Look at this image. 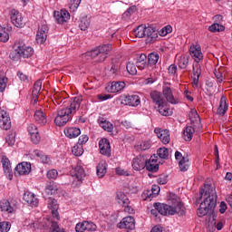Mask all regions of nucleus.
I'll return each mask as SVG.
<instances>
[{"instance_id": "f257e3e1", "label": "nucleus", "mask_w": 232, "mask_h": 232, "mask_svg": "<svg viewBox=\"0 0 232 232\" xmlns=\"http://www.w3.org/2000/svg\"><path fill=\"white\" fill-rule=\"evenodd\" d=\"M200 198L198 199L202 200L199 208H198V217H206V215H213L215 208H217V190L212 184H205L203 188L199 191Z\"/></svg>"}, {"instance_id": "f03ea898", "label": "nucleus", "mask_w": 232, "mask_h": 232, "mask_svg": "<svg viewBox=\"0 0 232 232\" xmlns=\"http://www.w3.org/2000/svg\"><path fill=\"white\" fill-rule=\"evenodd\" d=\"M81 102H82V98L74 97L72 99L69 108L58 111L57 116L54 119L56 126H64L72 119V115L77 113V111L81 108Z\"/></svg>"}, {"instance_id": "7ed1b4c3", "label": "nucleus", "mask_w": 232, "mask_h": 232, "mask_svg": "<svg viewBox=\"0 0 232 232\" xmlns=\"http://www.w3.org/2000/svg\"><path fill=\"white\" fill-rule=\"evenodd\" d=\"M150 99L155 103V108L158 110L160 115L168 117L169 115V108H168V101L162 97L160 92L153 91L150 92Z\"/></svg>"}, {"instance_id": "20e7f679", "label": "nucleus", "mask_w": 232, "mask_h": 232, "mask_svg": "<svg viewBox=\"0 0 232 232\" xmlns=\"http://www.w3.org/2000/svg\"><path fill=\"white\" fill-rule=\"evenodd\" d=\"M31 55H34V48L24 45V44H18V46L13 51L9 57L13 61H19L21 57L28 59Z\"/></svg>"}, {"instance_id": "39448f33", "label": "nucleus", "mask_w": 232, "mask_h": 232, "mask_svg": "<svg viewBox=\"0 0 232 232\" xmlns=\"http://www.w3.org/2000/svg\"><path fill=\"white\" fill-rule=\"evenodd\" d=\"M110 52H111V44H102L91 52V57L96 59L97 63H104L108 59V53Z\"/></svg>"}, {"instance_id": "423d86ee", "label": "nucleus", "mask_w": 232, "mask_h": 232, "mask_svg": "<svg viewBox=\"0 0 232 232\" xmlns=\"http://www.w3.org/2000/svg\"><path fill=\"white\" fill-rule=\"evenodd\" d=\"M172 204L170 205V210L172 213L170 215H178V217H185L186 216V207L180 201V199L173 198L171 200Z\"/></svg>"}, {"instance_id": "0eeeda50", "label": "nucleus", "mask_w": 232, "mask_h": 232, "mask_svg": "<svg viewBox=\"0 0 232 232\" xmlns=\"http://www.w3.org/2000/svg\"><path fill=\"white\" fill-rule=\"evenodd\" d=\"M0 128L8 130L12 128V121L6 111L0 109Z\"/></svg>"}, {"instance_id": "6e6552de", "label": "nucleus", "mask_w": 232, "mask_h": 232, "mask_svg": "<svg viewBox=\"0 0 232 232\" xmlns=\"http://www.w3.org/2000/svg\"><path fill=\"white\" fill-rule=\"evenodd\" d=\"M53 17L58 24H64L70 21V13L66 9L53 12Z\"/></svg>"}, {"instance_id": "1a4fd4ad", "label": "nucleus", "mask_w": 232, "mask_h": 232, "mask_svg": "<svg viewBox=\"0 0 232 232\" xmlns=\"http://www.w3.org/2000/svg\"><path fill=\"white\" fill-rule=\"evenodd\" d=\"M146 156L139 155L131 161L132 169L135 171H142L146 168Z\"/></svg>"}, {"instance_id": "9d476101", "label": "nucleus", "mask_w": 232, "mask_h": 232, "mask_svg": "<svg viewBox=\"0 0 232 232\" xmlns=\"http://www.w3.org/2000/svg\"><path fill=\"white\" fill-rule=\"evenodd\" d=\"M48 38V25L43 24L38 28L36 34V43L38 44H44L46 39Z\"/></svg>"}, {"instance_id": "9b49d317", "label": "nucleus", "mask_w": 232, "mask_h": 232, "mask_svg": "<svg viewBox=\"0 0 232 232\" xmlns=\"http://www.w3.org/2000/svg\"><path fill=\"white\" fill-rule=\"evenodd\" d=\"M27 131L31 135L33 144H39V142H41V135L39 134V129H37V126L34 123L29 124Z\"/></svg>"}, {"instance_id": "f8f14e48", "label": "nucleus", "mask_w": 232, "mask_h": 232, "mask_svg": "<svg viewBox=\"0 0 232 232\" xmlns=\"http://www.w3.org/2000/svg\"><path fill=\"white\" fill-rule=\"evenodd\" d=\"M100 153L105 157H111V147L110 146V140L103 138L99 141Z\"/></svg>"}, {"instance_id": "ddd939ff", "label": "nucleus", "mask_w": 232, "mask_h": 232, "mask_svg": "<svg viewBox=\"0 0 232 232\" xmlns=\"http://www.w3.org/2000/svg\"><path fill=\"white\" fill-rule=\"evenodd\" d=\"M120 229H135V218L133 217L123 218L122 220L117 225Z\"/></svg>"}, {"instance_id": "4468645a", "label": "nucleus", "mask_w": 232, "mask_h": 232, "mask_svg": "<svg viewBox=\"0 0 232 232\" xmlns=\"http://www.w3.org/2000/svg\"><path fill=\"white\" fill-rule=\"evenodd\" d=\"M145 37H147L146 43L153 44V43L159 39V32L151 26L145 27Z\"/></svg>"}, {"instance_id": "2eb2a0df", "label": "nucleus", "mask_w": 232, "mask_h": 232, "mask_svg": "<svg viewBox=\"0 0 232 232\" xmlns=\"http://www.w3.org/2000/svg\"><path fill=\"white\" fill-rule=\"evenodd\" d=\"M2 166L6 179L12 180V179H14V173L12 172V165L10 164V160L6 156L2 157Z\"/></svg>"}, {"instance_id": "dca6fc26", "label": "nucleus", "mask_w": 232, "mask_h": 232, "mask_svg": "<svg viewBox=\"0 0 232 232\" xmlns=\"http://www.w3.org/2000/svg\"><path fill=\"white\" fill-rule=\"evenodd\" d=\"M11 22L16 26V28H23V26H24V19L23 18V14L15 10L11 12Z\"/></svg>"}, {"instance_id": "f3484780", "label": "nucleus", "mask_w": 232, "mask_h": 232, "mask_svg": "<svg viewBox=\"0 0 232 232\" xmlns=\"http://www.w3.org/2000/svg\"><path fill=\"white\" fill-rule=\"evenodd\" d=\"M121 104L125 106H139L140 104V98L139 95H128L121 98Z\"/></svg>"}, {"instance_id": "a211bd4d", "label": "nucleus", "mask_w": 232, "mask_h": 232, "mask_svg": "<svg viewBox=\"0 0 232 232\" xmlns=\"http://www.w3.org/2000/svg\"><path fill=\"white\" fill-rule=\"evenodd\" d=\"M189 54L192 59H194L195 63H198L204 59V55L202 54V48L200 45H192L189 48Z\"/></svg>"}, {"instance_id": "6ab92c4d", "label": "nucleus", "mask_w": 232, "mask_h": 232, "mask_svg": "<svg viewBox=\"0 0 232 232\" xmlns=\"http://www.w3.org/2000/svg\"><path fill=\"white\" fill-rule=\"evenodd\" d=\"M14 169V175H28L32 171V164L24 161L19 163Z\"/></svg>"}, {"instance_id": "aec40b11", "label": "nucleus", "mask_w": 232, "mask_h": 232, "mask_svg": "<svg viewBox=\"0 0 232 232\" xmlns=\"http://www.w3.org/2000/svg\"><path fill=\"white\" fill-rule=\"evenodd\" d=\"M154 132L156 133L157 137L160 138L162 144H169L171 138H169V131L168 130L162 129H155Z\"/></svg>"}, {"instance_id": "412c9836", "label": "nucleus", "mask_w": 232, "mask_h": 232, "mask_svg": "<svg viewBox=\"0 0 232 232\" xmlns=\"http://www.w3.org/2000/svg\"><path fill=\"white\" fill-rule=\"evenodd\" d=\"M43 88V82L38 80L34 82L32 92V102L33 104H37L39 93H41V89Z\"/></svg>"}, {"instance_id": "4be33fe9", "label": "nucleus", "mask_w": 232, "mask_h": 232, "mask_svg": "<svg viewBox=\"0 0 232 232\" xmlns=\"http://www.w3.org/2000/svg\"><path fill=\"white\" fill-rule=\"evenodd\" d=\"M154 208L158 209V213H160V215H163L164 217H166L167 215H171V213H173L171 210V205L155 203Z\"/></svg>"}, {"instance_id": "5701e85b", "label": "nucleus", "mask_w": 232, "mask_h": 232, "mask_svg": "<svg viewBox=\"0 0 232 232\" xmlns=\"http://www.w3.org/2000/svg\"><path fill=\"white\" fill-rule=\"evenodd\" d=\"M24 200L30 206H34V208H37L39 205V199L35 197V194L32 192H25L24 194Z\"/></svg>"}, {"instance_id": "b1692460", "label": "nucleus", "mask_w": 232, "mask_h": 232, "mask_svg": "<svg viewBox=\"0 0 232 232\" xmlns=\"http://www.w3.org/2000/svg\"><path fill=\"white\" fill-rule=\"evenodd\" d=\"M163 95L165 99H167V102H170V104H179V100L175 99V96H173V92L171 91V88L164 86Z\"/></svg>"}, {"instance_id": "393cba45", "label": "nucleus", "mask_w": 232, "mask_h": 232, "mask_svg": "<svg viewBox=\"0 0 232 232\" xmlns=\"http://www.w3.org/2000/svg\"><path fill=\"white\" fill-rule=\"evenodd\" d=\"M188 119L191 121V124H198V129L202 130V124H200V116L197 110L192 109L188 113Z\"/></svg>"}, {"instance_id": "a878e982", "label": "nucleus", "mask_w": 232, "mask_h": 232, "mask_svg": "<svg viewBox=\"0 0 232 232\" xmlns=\"http://www.w3.org/2000/svg\"><path fill=\"white\" fill-rule=\"evenodd\" d=\"M126 88V83L124 82H112L110 85L109 92L111 93H119Z\"/></svg>"}, {"instance_id": "bb28decb", "label": "nucleus", "mask_w": 232, "mask_h": 232, "mask_svg": "<svg viewBox=\"0 0 232 232\" xmlns=\"http://www.w3.org/2000/svg\"><path fill=\"white\" fill-rule=\"evenodd\" d=\"M34 117L35 122H37L38 124H41V126H44V124L48 122L46 114L41 110L36 111L34 112Z\"/></svg>"}, {"instance_id": "cd10ccee", "label": "nucleus", "mask_w": 232, "mask_h": 232, "mask_svg": "<svg viewBox=\"0 0 232 232\" xmlns=\"http://www.w3.org/2000/svg\"><path fill=\"white\" fill-rule=\"evenodd\" d=\"M145 168L147 171H150L151 173H157L159 171V163H157V160L154 159H148L146 160Z\"/></svg>"}, {"instance_id": "c85d7f7f", "label": "nucleus", "mask_w": 232, "mask_h": 232, "mask_svg": "<svg viewBox=\"0 0 232 232\" xmlns=\"http://www.w3.org/2000/svg\"><path fill=\"white\" fill-rule=\"evenodd\" d=\"M227 108H229V106L227 105V99L226 98V96H223L220 99V104L217 111L218 115H221L222 117H224V115H226V111H227Z\"/></svg>"}, {"instance_id": "c756f323", "label": "nucleus", "mask_w": 232, "mask_h": 232, "mask_svg": "<svg viewBox=\"0 0 232 232\" xmlns=\"http://www.w3.org/2000/svg\"><path fill=\"white\" fill-rule=\"evenodd\" d=\"M65 137H68V139H76V137H79L81 135V129L77 127H71L64 130Z\"/></svg>"}, {"instance_id": "7c9ffc66", "label": "nucleus", "mask_w": 232, "mask_h": 232, "mask_svg": "<svg viewBox=\"0 0 232 232\" xmlns=\"http://www.w3.org/2000/svg\"><path fill=\"white\" fill-rule=\"evenodd\" d=\"M0 209L4 213H8V214H12L14 211V207L10 205V201H8L7 199H3L0 201Z\"/></svg>"}, {"instance_id": "2f4dec72", "label": "nucleus", "mask_w": 232, "mask_h": 232, "mask_svg": "<svg viewBox=\"0 0 232 232\" xmlns=\"http://www.w3.org/2000/svg\"><path fill=\"white\" fill-rule=\"evenodd\" d=\"M72 173V177H76L80 182L84 180V177H86V172H84V169L82 166L75 167Z\"/></svg>"}, {"instance_id": "473e14b6", "label": "nucleus", "mask_w": 232, "mask_h": 232, "mask_svg": "<svg viewBox=\"0 0 232 232\" xmlns=\"http://www.w3.org/2000/svg\"><path fill=\"white\" fill-rule=\"evenodd\" d=\"M90 17H88L87 14H83L82 16H81L80 18V22H79V28L82 31H86L88 30V28H90Z\"/></svg>"}, {"instance_id": "72a5a7b5", "label": "nucleus", "mask_w": 232, "mask_h": 232, "mask_svg": "<svg viewBox=\"0 0 232 232\" xmlns=\"http://www.w3.org/2000/svg\"><path fill=\"white\" fill-rule=\"evenodd\" d=\"M98 124L101 126V128H102V130H104V131H113V124L106 121L104 118H100L98 120Z\"/></svg>"}, {"instance_id": "f704fd0d", "label": "nucleus", "mask_w": 232, "mask_h": 232, "mask_svg": "<svg viewBox=\"0 0 232 232\" xmlns=\"http://www.w3.org/2000/svg\"><path fill=\"white\" fill-rule=\"evenodd\" d=\"M193 133H195V127L187 126L183 130V137L187 142H189L193 139Z\"/></svg>"}, {"instance_id": "c9c22d12", "label": "nucleus", "mask_w": 232, "mask_h": 232, "mask_svg": "<svg viewBox=\"0 0 232 232\" xmlns=\"http://www.w3.org/2000/svg\"><path fill=\"white\" fill-rule=\"evenodd\" d=\"M117 202L120 204V206H122L123 208L128 206L130 204V199L128 198V196L124 194L123 192H118L117 193Z\"/></svg>"}, {"instance_id": "e433bc0d", "label": "nucleus", "mask_w": 232, "mask_h": 232, "mask_svg": "<svg viewBox=\"0 0 232 232\" xmlns=\"http://www.w3.org/2000/svg\"><path fill=\"white\" fill-rule=\"evenodd\" d=\"M147 56L144 53H141L136 61V66L139 68V70H144L146 66H148V63H146Z\"/></svg>"}, {"instance_id": "4c0bfd02", "label": "nucleus", "mask_w": 232, "mask_h": 232, "mask_svg": "<svg viewBox=\"0 0 232 232\" xmlns=\"http://www.w3.org/2000/svg\"><path fill=\"white\" fill-rule=\"evenodd\" d=\"M188 64H189V56L181 55L178 60L179 68L186 70V68H188Z\"/></svg>"}, {"instance_id": "58836bf2", "label": "nucleus", "mask_w": 232, "mask_h": 232, "mask_svg": "<svg viewBox=\"0 0 232 232\" xmlns=\"http://www.w3.org/2000/svg\"><path fill=\"white\" fill-rule=\"evenodd\" d=\"M160 56L157 53H150L148 55V66H155L159 63Z\"/></svg>"}, {"instance_id": "ea45409f", "label": "nucleus", "mask_w": 232, "mask_h": 232, "mask_svg": "<svg viewBox=\"0 0 232 232\" xmlns=\"http://www.w3.org/2000/svg\"><path fill=\"white\" fill-rule=\"evenodd\" d=\"M106 171H107L106 162H100L97 166V170H96V173L99 179H102V177L106 175Z\"/></svg>"}, {"instance_id": "a19ab883", "label": "nucleus", "mask_w": 232, "mask_h": 232, "mask_svg": "<svg viewBox=\"0 0 232 232\" xmlns=\"http://www.w3.org/2000/svg\"><path fill=\"white\" fill-rule=\"evenodd\" d=\"M157 155L160 157V159L168 160V159H169V150L166 147L160 148L157 150Z\"/></svg>"}, {"instance_id": "79ce46f5", "label": "nucleus", "mask_w": 232, "mask_h": 232, "mask_svg": "<svg viewBox=\"0 0 232 232\" xmlns=\"http://www.w3.org/2000/svg\"><path fill=\"white\" fill-rule=\"evenodd\" d=\"M150 148H151V142L148 140L141 141L135 146V150L137 151H146V150H150Z\"/></svg>"}, {"instance_id": "37998d69", "label": "nucleus", "mask_w": 232, "mask_h": 232, "mask_svg": "<svg viewBox=\"0 0 232 232\" xmlns=\"http://www.w3.org/2000/svg\"><path fill=\"white\" fill-rule=\"evenodd\" d=\"M134 34L139 39L146 37V27L144 25H140L134 30Z\"/></svg>"}, {"instance_id": "c03bdc74", "label": "nucleus", "mask_w": 232, "mask_h": 232, "mask_svg": "<svg viewBox=\"0 0 232 232\" xmlns=\"http://www.w3.org/2000/svg\"><path fill=\"white\" fill-rule=\"evenodd\" d=\"M180 171H186L189 169V160L183 157L179 162Z\"/></svg>"}, {"instance_id": "a18cd8bd", "label": "nucleus", "mask_w": 232, "mask_h": 232, "mask_svg": "<svg viewBox=\"0 0 232 232\" xmlns=\"http://www.w3.org/2000/svg\"><path fill=\"white\" fill-rule=\"evenodd\" d=\"M72 153L74 154L75 157H81L82 153H84V149H82V145L76 144L72 149Z\"/></svg>"}, {"instance_id": "49530a36", "label": "nucleus", "mask_w": 232, "mask_h": 232, "mask_svg": "<svg viewBox=\"0 0 232 232\" xmlns=\"http://www.w3.org/2000/svg\"><path fill=\"white\" fill-rule=\"evenodd\" d=\"M10 39V34L6 32V28L0 25V41L1 43H6Z\"/></svg>"}, {"instance_id": "de8ad7c7", "label": "nucleus", "mask_w": 232, "mask_h": 232, "mask_svg": "<svg viewBox=\"0 0 232 232\" xmlns=\"http://www.w3.org/2000/svg\"><path fill=\"white\" fill-rule=\"evenodd\" d=\"M137 12V6L132 5L130 7H129L122 14V18L123 19H130V17H131V15H133V14H135Z\"/></svg>"}, {"instance_id": "09e8293b", "label": "nucleus", "mask_w": 232, "mask_h": 232, "mask_svg": "<svg viewBox=\"0 0 232 232\" xmlns=\"http://www.w3.org/2000/svg\"><path fill=\"white\" fill-rule=\"evenodd\" d=\"M34 155L40 159L43 164H50V158L46 155H44L43 152L34 150Z\"/></svg>"}, {"instance_id": "8fccbe9b", "label": "nucleus", "mask_w": 232, "mask_h": 232, "mask_svg": "<svg viewBox=\"0 0 232 232\" xmlns=\"http://www.w3.org/2000/svg\"><path fill=\"white\" fill-rule=\"evenodd\" d=\"M127 72L128 73H130V75H137V66L135 65V63L129 62L127 63Z\"/></svg>"}, {"instance_id": "3c124183", "label": "nucleus", "mask_w": 232, "mask_h": 232, "mask_svg": "<svg viewBox=\"0 0 232 232\" xmlns=\"http://www.w3.org/2000/svg\"><path fill=\"white\" fill-rule=\"evenodd\" d=\"M193 77H200L202 74V69H200V64L196 62V63H193V69H192Z\"/></svg>"}, {"instance_id": "603ef678", "label": "nucleus", "mask_w": 232, "mask_h": 232, "mask_svg": "<svg viewBox=\"0 0 232 232\" xmlns=\"http://www.w3.org/2000/svg\"><path fill=\"white\" fill-rule=\"evenodd\" d=\"M171 32H173L171 25H167L160 29L158 34L160 35V37H166V35H168V34H171Z\"/></svg>"}, {"instance_id": "864d4df0", "label": "nucleus", "mask_w": 232, "mask_h": 232, "mask_svg": "<svg viewBox=\"0 0 232 232\" xmlns=\"http://www.w3.org/2000/svg\"><path fill=\"white\" fill-rule=\"evenodd\" d=\"M209 32H224L226 30V27L224 25L219 24H213L208 27Z\"/></svg>"}, {"instance_id": "5fc2aeb1", "label": "nucleus", "mask_w": 232, "mask_h": 232, "mask_svg": "<svg viewBox=\"0 0 232 232\" xmlns=\"http://www.w3.org/2000/svg\"><path fill=\"white\" fill-rule=\"evenodd\" d=\"M10 227H12V224L8 221L0 222V232H9Z\"/></svg>"}, {"instance_id": "6e6d98bb", "label": "nucleus", "mask_w": 232, "mask_h": 232, "mask_svg": "<svg viewBox=\"0 0 232 232\" xmlns=\"http://www.w3.org/2000/svg\"><path fill=\"white\" fill-rule=\"evenodd\" d=\"M82 0H70L69 8L72 12H75L77 8H79V5H81Z\"/></svg>"}, {"instance_id": "4d7b16f0", "label": "nucleus", "mask_w": 232, "mask_h": 232, "mask_svg": "<svg viewBox=\"0 0 232 232\" xmlns=\"http://www.w3.org/2000/svg\"><path fill=\"white\" fill-rule=\"evenodd\" d=\"M55 191H57V186H55L53 183H49L48 185H46L45 193H47V195H53Z\"/></svg>"}, {"instance_id": "13d9d810", "label": "nucleus", "mask_w": 232, "mask_h": 232, "mask_svg": "<svg viewBox=\"0 0 232 232\" xmlns=\"http://www.w3.org/2000/svg\"><path fill=\"white\" fill-rule=\"evenodd\" d=\"M49 232H64V229H61L57 222L51 221V227L49 228Z\"/></svg>"}, {"instance_id": "bf43d9fd", "label": "nucleus", "mask_w": 232, "mask_h": 232, "mask_svg": "<svg viewBox=\"0 0 232 232\" xmlns=\"http://www.w3.org/2000/svg\"><path fill=\"white\" fill-rule=\"evenodd\" d=\"M8 78L0 74V92H3L6 89Z\"/></svg>"}, {"instance_id": "052dcab7", "label": "nucleus", "mask_w": 232, "mask_h": 232, "mask_svg": "<svg viewBox=\"0 0 232 232\" xmlns=\"http://www.w3.org/2000/svg\"><path fill=\"white\" fill-rule=\"evenodd\" d=\"M48 208L49 209H51V211L53 209H59V204H57V201L55 200V198H50L48 199Z\"/></svg>"}, {"instance_id": "680f3d73", "label": "nucleus", "mask_w": 232, "mask_h": 232, "mask_svg": "<svg viewBox=\"0 0 232 232\" xmlns=\"http://www.w3.org/2000/svg\"><path fill=\"white\" fill-rule=\"evenodd\" d=\"M5 142L8 146H14L15 144V134L10 133L5 138Z\"/></svg>"}, {"instance_id": "e2e57ef3", "label": "nucleus", "mask_w": 232, "mask_h": 232, "mask_svg": "<svg viewBox=\"0 0 232 232\" xmlns=\"http://www.w3.org/2000/svg\"><path fill=\"white\" fill-rule=\"evenodd\" d=\"M85 231H97V225L93 224V222L85 221Z\"/></svg>"}, {"instance_id": "0e129e2a", "label": "nucleus", "mask_w": 232, "mask_h": 232, "mask_svg": "<svg viewBox=\"0 0 232 232\" xmlns=\"http://www.w3.org/2000/svg\"><path fill=\"white\" fill-rule=\"evenodd\" d=\"M75 231L76 232H84V231H86V221L77 223L76 227H75Z\"/></svg>"}, {"instance_id": "69168bd1", "label": "nucleus", "mask_w": 232, "mask_h": 232, "mask_svg": "<svg viewBox=\"0 0 232 232\" xmlns=\"http://www.w3.org/2000/svg\"><path fill=\"white\" fill-rule=\"evenodd\" d=\"M152 194H148L149 198H153V195H159V193L160 192V187H159L158 185H153L152 188H151Z\"/></svg>"}, {"instance_id": "338daca9", "label": "nucleus", "mask_w": 232, "mask_h": 232, "mask_svg": "<svg viewBox=\"0 0 232 232\" xmlns=\"http://www.w3.org/2000/svg\"><path fill=\"white\" fill-rule=\"evenodd\" d=\"M121 66H119L118 63H111V66L110 68V72L113 75L115 73H117V72H119Z\"/></svg>"}, {"instance_id": "774afa93", "label": "nucleus", "mask_w": 232, "mask_h": 232, "mask_svg": "<svg viewBox=\"0 0 232 232\" xmlns=\"http://www.w3.org/2000/svg\"><path fill=\"white\" fill-rule=\"evenodd\" d=\"M59 175V172H57V169H51L47 172V179H57V176Z\"/></svg>"}]
</instances>
